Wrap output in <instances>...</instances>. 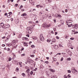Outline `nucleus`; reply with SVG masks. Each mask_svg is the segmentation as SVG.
Segmentation results:
<instances>
[{"label": "nucleus", "instance_id": "nucleus-1", "mask_svg": "<svg viewBox=\"0 0 78 78\" xmlns=\"http://www.w3.org/2000/svg\"><path fill=\"white\" fill-rule=\"evenodd\" d=\"M71 72L74 75H76L78 73V71L76 69H73V68H72Z\"/></svg>", "mask_w": 78, "mask_h": 78}, {"label": "nucleus", "instance_id": "nucleus-2", "mask_svg": "<svg viewBox=\"0 0 78 78\" xmlns=\"http://www.w3.org/2000/svg\"><path fill=\"white\" fill-rule=\"evenodd\" d=\"M42 27H43L44 28H49V27H51V25L50 24H49V25H47L46 24H44L42 25Z\"/></svg>", "mask_w": 78, "mask_h": 78}, {"label": "nucleus", "instance_id": "nucleus-3", "mask_svg": "<svg viewBox=\"0 0 78 78\" xmlns=\"http://www.w3.org/2000/svg\"><path fill=\"white\" fill-rule=\"evenodd\" d=\"M30 27H27V30L28 31V33L29 34H31L32 33V29H30Z\"/></svg>", "mask_w": 78, "mask_h": 78}, {"label": "nucleus", "instance_id": "nucleus-4", "mask_svg": "<svg viewBox=\"0 0 78 78\" xmlns=\"http://www.w3.org/2000/svg\"><path fill=\"white\" fill-rule=\"evenodd\" d=\"M40 39L41 41H44V38L43 37L42 34H41L40 36Z\"/></svg>", "mask_w": 78, "mask_h": 78}, {"label": "nucleus", "instance_id": "nucleus-5", "mask_svg": "<svg viewBox=\"0 0 78 78\" xmlns=\"http://www.w3.org/2000/svg\"><path fill=\"white\" fill-rule=\"evenodd\" d=\"M55 17H58L59 18H61V16L59 15V14H56L55 15Z\"/></svg>", "mask_w": 78, "mask_h": 78}, {"label": "nucleus", "instance_id": "nucleus-6", "mask_svg": "<svg viewBox=\"0 0 78 78\" xmlns=\"http://www.w3.org/2000/svg\"><path fill=\"white\" fill-rule=\"evenodd\" d=\"M78 27V25L77 24H76L74 26H73V28H75V29H77Z\"/></svg>", "mask_w": 78, "mask_h": 78}, {"label": "nucleus", "instance_id": "nucleus-7", "mask_svg": "<svg viewBox=\"0 0 78 78\" xmlns=\"http://www.w3.org/2000/svg\"><path fill=\"white\" fill-rule=\"evenodd\" d=\"M29 2H30V3H31L32 5H34V2H33V1L31 0H30Z\"/></svg>", "mask_w": 78, "mask_h": 78}, {"label": "nucleus", "instance_id": "nucleus-8", "mask_svg": "<svg viewBox=\"0 0 78 78\" xmlns=\"http://www.w3.org/2000/svg\"><path fill=\"white\" fill-rule=\"evenodd\" d=\"M4 30V28L3 27H0V31L1 32L3 31Z\"/></svg>", "mask_w": 78, "mask_h": 78}, {"label": "nucleus", "instance_id": "nucleus-9", "mask_svg": "<svg viewBox=\"0 0 78 78\" xmlns=\"http://www.w3.org/2000/svg\"><path fill=\"white\" fill-rule=\"evenodd\" d=\"M46 74L47 76H49V75H50V76H51L52 75V73H50L49 74L48 72Z\"/></svg>", "mask_w": 78, "mask_h": 78}, {"label": "nucleus", "instance_id": "nucleus-10", "mask_svg": "<svg viewBox=\"0 0 78 78\" xmlns=\"http://www.w3.org/2000/svg\"><path fill=\"white\" fill-rule=\"evenodd\" d=\"M54 48L55 49H56V50H57V49H58V46L57 45H55V46L54 47Z\"/></svg>", "mask_w": 78, "mask_h": 78}, {"label": "nucleus", "instance_id": "nucleus-11", "mask_svg": "<svg viewBox=\"0 0 78 78\" xmlns=\"http://www.w3.org/2000/svg\"><path fill=\"white\" fill-rule=\"evenodd\" d=\"M32 39H33L34 40H36V39H37V37H32Z\"/></svg>", "mask_w": 78, "mask_h": 78}, {"label": "nucleus", "instance_id": "nucleus-12", "mask_svg": "<svg viewBox=\"0 0 78 78\" xmlns=\"http://www.w3.org/2000/svg\"><path fill=\"white\" fill-rule=\"evenodd\" d=\"M29 62L30 64H31V62L32 63H33V62H34L33 61L31 60H29Z\"/></svg>", "mask_w": 78, "mask_h": 78}, {"label": "nucleus", "instance_id": "nucleus-13", "mask_svg": "<svg viewBox=\"0 0 78 78\" xmlns=\"http://www.w3.org/2000/svg\"><path fill=\"white\" fill-rule=\"evenodd\" d=\"M68 46L69 47H71V46H72V44H71L69 43L68 44Z\"/></svg>", "mask_w": 78, "mask_h": 78}, {"label": "nucleus", "instance_id": "nucleus-14", "mask_svg": "<svg viewBox=\"0 0 78 78\" xmlns=\"http://www.w3.org/2000/svg\"><path fill=\"white\" fill-rule=\"evenodd\" d=\"M10 26L9 24H8L7 25L5 26V28H9V27Z\"/></svg>", "mask_w": 78, "mask_h": 78}, {"label": "nucleus", "instance_id": "nucleus-15", "mask_svg": "<svg viewBox=\"0 0 78 78\" xmlns=\"http://www.w3.org/2000/svg\"><path fill=\"white\" fill-rule=\"evenodd\" d=\"M0 25H1V26H2V27H4V25H5V24H4V23H2L0 24Z\"/></svg>", "mask_w": 78, "mask_h": 78}, {"label": "nucleus", "instance_id": "nucleus-16", "mask_svg": "<svg viewBox=\"0 0 78 78\" xmlns=\"http://www.w3.org/2000/svg\"><path fill=\"white\" fill-rule=\"evenodd\" d=\"M47 41L48 42H50L51 41V39L50 38H48L47 40Z\"/></svg>", "mask_w": 78, "mask_h": 78}, {"label": "nucleus", "instance_id": "nucleus-17", "mask_svg": "<svg viewBox=\"0 0 78 78\" xmlns=\"http://www.w3.org/2000/svg\"><path fill=\"white\" fill-rule=\"evenodd\" d=\"M51 41L52 42H56V40L55 39H53L51 40Z\"/></svg>", "mask_w": 78, "mask_h": 78}, {"label": "nucleus", "instance_id": "nucleus-18", "mask_svg": "<svg viewBox=\"0 0 78 78\" xmlns=\"http://www.w3.org/2000/svg\"><path fill=\"white\" fill-rule=\"evenodd\" d=\"M51 78H57V77L55 75H53L52 77H51Z\"/></svg>", "mask_w": 78, "mask_h": 78}, {"label": "nucleus", "instance_id": "nucleus-19", "mask_svg": "<svg viewBox=\"0 0 78 78\" xmlns=\"http://www.w3.org/2000/svg\"><path fill=\"white\" fill-rule=\"evenodd\" d=\"M21 16H27V14H26L25 13L21 15Z\"/></svg>", "mask_w": 78, "mask_h": 78}, {"label": "nucleus", "instance_id": "nucleus-20", "mask_svg": "<svg viewBox=\"0 0 78 78\" xmlns=\"http://www.w3.org/2000/svg\"><path fill=\"white\" fill-rule=\"evenodd\" d=\"M7 16L8 17L10 18L11 17V16H10V15H9V14L7 13Z\"/></svg>", "mask_w": 78, "mask_h": 78}, {"label": "nucleus", "instance_id": "nucleus-21", "mask_svg": "<svg viewBox=\"0 0 78 78\" xmlns=\"http://www.w3.org/2000/svg\"><path fill=\"white\" fill-rule=\"evenodd\" d=\"M68 22L69 23H72V22L73 21L71 19H69V21H68Z\"/></svg>", "mask_w": 78, "mask_h": 78}, {"label": "nucleus", "instance_id": "nucleus-22", "mask_svg": "<svg viewBox=\"0 0 78 78\" xmlns=\"http://www.w3.org/2000/svg\"><path fill=\"white\" fill-rule=\"evenodd\" d=\"M52 59L53 60V61H56V58H54V57H52Z\"/></svg>", "mask_w": 78, "mask_h": 78}, {"label": "nucleus", "instance_id": "nucleus-23", "mask_svg": "<svg viewBox=\"0 0 78 78\" xmlns=\"http://www.w3.org/2000/svg\"><path fill=\"white\" fill-rule=\"evenodd\" d=\"M48 17V15L45 14V16H44V18L46 19Z\"/></svg>", "mask_w": 78, "mask_h": 78}, {"label": "nucleus", "instance_id": "nucleus-24", "mask_svg": "<svg viewBox=\"0 0 78 78\" xmlns=\"http://www.w3.org/2000/svg\"><path fill=\"white\" fill-rule=\"evenodd\" d=\"M49 70H50V72H54V70L51 69H50Z\"/></svg>", "mask_w": 78, "mask_h": 78}, {"label": "nucleus", "instance_id": "nucleus-25", "mask_svg": "<svg viewBox=\"0 0 78 78\" xmlns=\"http://www.w3.org/2000/svg\"><path fill=\"white\" fill-rule=\"evenodd\" d=\"M19 68H18V67L16 68V72H19Z\"/></svg>", "mask_w": 78, "mask_h": 78}, {"label": "nucleus", "instance_id": "nucleus-26", "mask_svg": "<svg viewBox=\"0 0 78 78\" xmlns=\"http://www.w3.org/2000/svg\"><path fill=\"white\" fill-rule=\"evenodd\" d=\"M29 23H30L31 25H33V22H32L31 21H30L29 22Z\"/></svg>", "mask_w": 78, "mask_h": 78}, {"label": "nucleus", "instance_id": "nucleus-27", "mask_svg": "<svg viewBox=\"0 0 78 78\" xmlns=\"http://www.w3.org/2000/svg\"><path fill=\"white\" fill-rule=\"evenodd\" d=\"M22 34H19V38H21V37H22Z\"/></svg>", "mask_w": 78, "mask_h": 78}, {"label": "nucleus", "instance_id": "nucleus-28", "mask_svg": "<svg viewBox=\"0 0 78 78\" xmlns=\"http://www.w3.org/2000/svg\"><path fill=\"white\" fill-rule=\"evenodd\" d=\"M22 76H24V77H25V74L24 73H22Z\"/></svg>", "mask_w": 78, "mask_h": 78}, {"label": "nucleus", "instance_id": "nucleus-29", "mask_svg": "<svg viewBox=\"0 0 78 78\" xmlns=\"http://www.w3.org/2000/svg\"><path fill=\"white\" fill-rule=\"evenodd\" d=\"M67 61H70L71 60V58H69L67 59Z\"/></svg>", "mask_w": 78, "mask_h": 78}, {"label": "nucleus", "instance_id": "nucleus-30", "mask_svg": "<svg viewBox=\"0 0 78 78\" xmlns=\"http://www.w3.org/2000/svg\"><path fill=\"white\" fill-rule=\"evenodd\" d=\"M48 17L49 18H51V15L50 14H49L48 15Z\"/></svg>", "mask_w": 78, "mask_h": 78}, {"label": "nucleus", "instance_id": "nucleus-31", "mask_svg": "<svg viewBox=\"0 0 78 78\" xmlns=\"http://www.w3.org/2000/svg\"><path fill=\"white\" fill-rule=\"evenodd\" d=\"M2 69H5V66H2Z\"/></svg>", "mask_w": 78, "mask_h": 78}, {"label": "nucleus", "instance_id": "nucleus-32", "mask_svg": "<svg viewBox=\"0 0 78 78\" xmlns=\"http://www.w3.org/2000/svg\"><path fill=\"white\" fill-rule=\"evenodd\" d=\"M61 23L62 25H63L64 24V21H62L61 22Z\"/></svg>", "mask_w": 78, "mask_h": 78}, {"label": "nucleus", "instance_id": "nucleus-33", "mask_svg": "<svg viewBox=\"0 0 78 78\" xmlns=\"http://www.w3.org/2000/svg\"><path fill=\"white\" fill-rule=\"evenodd\" d=\"M48 2L49 3H51V0H47Z\"/></svg>", "mask_w": 78, "mask_h": 78}, {"label": "nucleus", "instance_id": "nucleus-34", "mask_svg": "<svg viewBox=\"0 0 78 78\" xmlns=\"http://www.w3.org/2000/svg\"><path fill=\"white\" fill-rule=\"evenodd\" d=\"M67 72L68 73H71V71H70V70H68Z\"/></svg>", "mask_w": 78, "mask_h": 78}, {"label": "nucleus", "instance_id": "nucleus-35", "mask_svg": "<svg viewBox=\"0 0 78 78\" xmlns=\"http://www.w3.org/2000/svg\"><path fill=\"white\" fill-rule=\"evenodd\" d=\"M23 6L22 5H21L20 7V9H21V8H23Z\"/></svg>", "mask_w": 78, "mask_h": 78}, {"label": "nucleus", "instance_id": "nucleus-36", "mask_svg": "<svg viewBox=\"0 0 78 78\" xmlns=\"http://www.w3.org/2000/svg\"><path fill=\"white\" fill-rule=\"evenodd\" d=\"M67 76L68 78H71V76H70V74H68Z\"/></svg>", "mask_w": 78, "mask_h": 78}, {"label": "nucleus", "instance_id": "nucleus-37", "mask_svg": "<svg viewBox=\"0 0 78 78\" xmlns=\"http://www.w3.org/2000/svg\"><path fill=\"white\" fill-rule=\"evenodd\" d=\"M11 59H12V58H11V57H10L9 58V61H11Z\"/></svg>", "mask_w": 78, "mask_h": 78}, {"label": "nucleus", "instance_id": "nucleus-38", "mask_svg": "<svg viewBox=\"0 0 78 78\" xmlns=\"http://www.w3.org/2000/svg\"><path fill=\"white\" fill-rule=\"evenodd\" d=\"M35 52H36V50H34L33 52H32V53H33V54H34V53H35Z\"/></svg>", "mask_w": 78, "mask_h": 78}, {"label": "nucleus", "instance_id": "nucleus-39", "mask_svg": "<svg viewBox=\"0 0 78 78\" xmlns=\"http://www.w3.org/2000/svg\"><path fill=\"white\" fill-rule=\"evenodd\" d=\"M64 78H67V76H66V75H64Z\"/></svg>", "mask_w": 78, "mask_h": 78}, {"label": "nucleus", "instance_id": "nucleus-40", "mask_svg": "<svg viewBox=\"0 0 78 78\" xmlns=\"http://www.w3.org/2000/svg\"><path fill=\"white\" fill-rule=\"evenodd\" d=\"M23 44L24 45H27V43H25V42H24Z\"/></svg>", "mask_w": 78, "mask_h": 78}, {"label": "nucleus", "instance_id": "nucleus-41", "mask_svg": "<svg viewBox=\"0 0 78 78\" xmlns=\"http://www.w3.org/2000/svg\"><path fill=\"white\" fill-rule=\"evenodd\" d=\"M43 14V12H40L39 13V14H40V16H42V14Z\"/></svg>", "mask_w": 78, "mask_h": 78}, {"label": "nucleus", "instance_id": "nucleus-42", "mask_svg": "<svg viewBox=\"0 0 78 78\" xmlns=\"http://www.w3.org/2000/svg\"><path fill=\"white\" fill-rule=\"evenodd\" d=\"M28 70H30L29 69H27L26 71V73H27V74L28 73Z\"/></svg>", "mask_w": 78, "mask_h": 78}, {"label": "nucleus", "instance_id": "nucleus-43", "mask_svg": "<svg viewBox=\"0 0 78 78\" xmlns=\"http://www.w3.org/2000/svg\"><path fill=\"white\" fill-rule=\"evenodd\" d=\"M59 46L60 47H63V46H62L61 45V44H59Z\"/></svg>", "mask_w": 78, "mask_h": 78}, {"label": "nucleus", "instance_id": "nucleus-44", "mask_svg": "<svg viewBox=\"0 0 78 78\" xmlns=\"http://www.w3.org/2000/svg\"><path fill=\"white\" fill-rule=\"evenodd\" d=\"M7 51H10V48H8L7 49Z\"/></svg>", "mask_w": 78, "mask_h": 78}, {"label": "nucleus", "instance_id": "nucleus-45", "mask_svg": "<svg viewBox=\"0 0 78 78\" xmlns=\"http://www.w3.org/2000/svg\"><path fill=\"white\" fill-rule=\"evenodd\" d=\"M31 47H32V48H34L35 46H34V45H31Z\"/></svg>", "mask_w": 78, "mask_h": 78}, {"label": "nucleus", "instance_id": "nucleus-46", "mask_svg": "<svg viewBox=\"0 0 78 78\" xmlns=\"http://www.w3.org/2000/svg\"><path fill=\"white\" fill-rule=\"evenodd\" d=\"M25 55V54H22V55H21V56H24Z\"/></svg>", "mask_w": 78, "mask_h": 78}, {"label": "nucleus", "instance_id": "nucleus-47", "mask_svg": "<svg viewBox=\"0 0 78 78\" xmlns=\"http://www.w3.org/2000/svg\"><path fill=\"white\" fill-rule=\"evenodd\" d=\"M56 38L57 39H59V37H58V36H56Z\"/></svg>", "mask_w": 78, "mask_h": 78}, {"label": "nucleus", "instance_id": "nucleus-48", "mask_svg": "<svg viewBox=\"0 0 78 78\" xmlns=\"http://www.w3.org/2000/svg\"><path fill=\"white\" fill-rule=\"evenodd\" d=\"M77 33H78V32H76H76H74V34H77Z\"/></svg>", "mask_w": 78, "mask_h": 78}, {"label": "nucleus", "instance_id": "nucleus-49", "mask_svg": "<svg viewBox=\"0 0 78 78\" xmlns=\"http://www.w3.org/2000/svg\"><path fill=\"white\" fill-rule=\"evenodd\" d=\"M45 63H46V64H48V61H46L45 62H44Z\"/></svg>", "mask_w": 78, "mask_h": 78}, {"label": "nucleus", "instance_id": "nucleus-50", "mask_svg": "<svg viewBox=\"0 0 78 78\" xmlns=\"http://www.w3.org/2000/svg\"><path fill=\"white\" fill-rule=\"evenodd\" d=\"M70 40H73L74 39V38L71 37L70 38Z\"/></svg>", "mask_w": 78, "mask_h": 78}, {"label": "nucleus", "instance_id": "nucleus-51", "mask_svg": "<svg viewBox=\"0 0 78 78\" xmlns=\"http://www.w3.org/2000/svg\"><path fill=\"white\" fill-rule=\"evenodd\" d=\"M22 39H23V40H24V39H26V38H25V37H23L22 38Z\"/></svg>", "mask_w": 78, "mask_h": 78}, {"label": "nucleus", "instance_id": "nucleus-52", "mask_svg": "<svg viewBox=\"0 0 78 78\" xmlns=\"http://www.w3.org/2000/svg\"><path fill=\"white\" fill-rule=\"evenodd\" d=\"M33 72L32 71H31L30 74H31V75H33Z\"/></svg>", "mask_w": 78, "mask_h": 78}, {"label": "nucleus", "instance_id": "nucleus-53", "mask_svg": "<svg viewBox=\"0 0 78 78\" xmlns=\"http://www.w3.org/2000/svg\"><path fill=\"white\" fill-rule=\"evenodd\" d=\"M37 69V68H36L34 70V71H36Z\"/></svg>", "mask_w": 78, "mask_h": 78}, {"label": "nucleus", "instance_id": "nucleus-54", "mask_svg": "<svg viewBox=\"0 0 78 78\" xmlns=\"http://www.w3.org/2000/svg\"><path fill=\"white\" fill-rule=\"evenodd\" d=\"M61 55V53H58L56 55Z\"/></svg>", "mask_w": 78, "mask_h": 78}, {"label": "nucleus", "instance_id": "nucleus-55", "mask_svg": "<svg viewBox=\"0 0 78 78\" xmlns=\"http://www.w3.org/2000/svg\"><path fill=\"white\" fill-rule=\"evenodd\" d=\"M19 64L20 65V67H22V66L21 65H20V63H19Z\"/></svg>", "mask_w": 78, "mask_h": 78}, {"label": "nucleus", "instance_id": "nucleus-56", "mask_svg": "<svg viewBox=\"0 0 78 78\" xmlns=\"http://www.w3.org/2000/svg\"><path fill=\"white\" fill-rule=\"evenodd\" d=\"M31 57H33L34 56V55H30Z\"/></svg>", "mask_w": 78, "mask_h": 78}, {"label": "nucleus", "instance_id": "nucleus-57", "mask_svg": "<svg viewBox=\"0 0 78 78\" xmlns=\"http://www.w3.org/2000/svg\"><path fill=\"white\" fill-rule=\"evenodd\" d=\"M9 14L10 15H11V14H12V12H9Z\"/></svg>", "mask_w": 78, "mask_h": 78}, {"label": "nucleus", "instance_id": "nucleus-58", "mask_svg": "<svg viewBox=\"0 0 78 78\" xmlns=\"http://www.w3.org/2000/svg\"><path fill=\"white\" fill-rule=\"evenodd\" d=\"M65 37L66 38H67L68 37V36L67 35H66Z\"/></svg>", "mask_w": 78, "mask_h": 78}, {"label": "nucleus", "instance_id": "nucleus-59", "mask_svg": "<svg viewBox=\"0 0 78 78\" xmlns=\"http://www.w3.org/2000/svg\"><path fill=\"white\" fill-rule=\"evenodd\" d=\"M56 64L57 66H58V65H59V62H57L56 63Z\"/></svg>", "mask_w": 78, "mask_h": 78}, {"label": "nucleus", "instance_id": "nucleus-60", "mask_svg": "<svg viewBox=\"0 0 78 78\" xmlns=\"http://www.w3.org/2000/svg\"><path fill=\"white\" fill-rule=\"evenodd\" d=\"M61 61H63V57H62L61 58Z\"/></svg>", "mask_w": 78, "mask_h": 78}, {"label": "nucleus", "instance_id": "nucleus-61", "mask_svg": "<svg viewBox=\"0 0 78 78\" xmlns=\"http://www.w3.org/2000/svg\"><path fill=\"white\" fill-rule=\"evenodd\" d=\"M39 7H40V8H42V5H39Z\"/></svg>", "mask_w": 78, "mask_h": 78}, {"label": "nucleus", "instance_id": "nucleus-62", "mask_svg": "<svg viewBox=\"0 0 78 78\" xmlns=\"http://www.w3.org/2000/svg\"><path fill=\"white\" fill-rule=\"evenodd\" d=\"M22 11H25V9H23L21 10Z\"/></svg>", "mask_w": 78, "mask_h": 78}, {"label": "nucleus", "instance_id": "nucleus-63", "mask_svg": "<svg viewBox=\"0 0 78 78\" xmlns=\"http://www.w3.org/2000/svg\"><path fill=\"white\" fill-rule=\"evenodd\" d=\"M51 34H53V33H54L53 32V31H51Z\"/></svg>", "mask_w": 78, "mask_h": 78}, {"label": "nucleus", "instance_id": "nucleus-64", "mask_svg": "<svg viewBox=\"0 0 78 78\" xmlns=\"http://www.w3.org/2000/svg\"><path fill=\"white\" fill-rule=\"evenodd\" d=\"M53 29L54 31H56V28H53Z\"/></svg>", "mask_w": 78, "mask_h": 78}]
</instances>
